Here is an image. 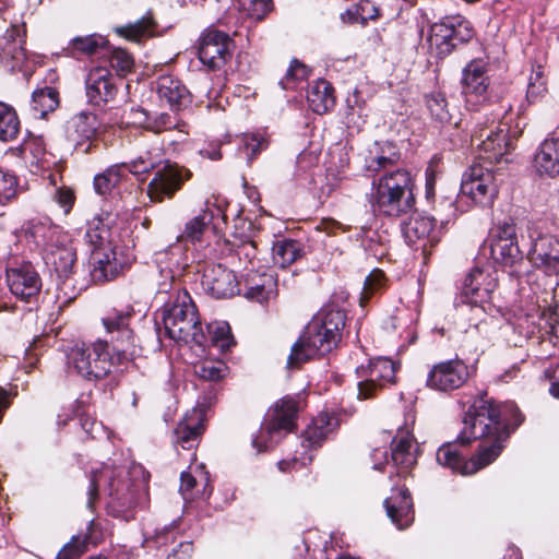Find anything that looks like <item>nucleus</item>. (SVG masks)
<instances>
[{"label": "nucleus", "instance_id": "6e6552de", "mask_svg": "<svg viewBox=\"0 0 559 559\" xmlns=\"http://www.w3.org/2000/svg\"><path fill=\"white\" fill-rule=\"evenodd\" d=\"M26 235L43 249L46 263L52 266L64 285L72 275L76 262V249L70 237L57 226L44 223L31 224Z\"/></svg>", "mask_w": 559, "mask_h": 559}, {"label": "nucleus", "instance_id": "0eeeda50", "mask_svg": "<svg viewBox=\"0 0 559 559\" xmlns=\"http://www.w3.org/2000/svg\"><path fill=\"white\" fill-rule=\"evenodd\" d=\"M122 168L133 175L155 171L153 179L147 185V194L153 202H163L170 199L189 177V171L177 164L163 158V151L154 147L142 152L128 163H121Z\"/></svg>", "mask_w": 559, "mask_h": 559}, {"label": "nucleus", "instance_id": "5fc2aeb1", "mask_svg": "<svg viewBox=\"0 0 559 559\" xmlns=\"http://www.w3.org/2000/svg\"><path fill=\"white\" fill-rule=\"evenodd\" d=\"M17 179L14 175L0 169V204L4 205L16 195Z\"/></svg>", "mask_w": 559, "mask_h": 559}, {"label": "nucleus", "instance_id": "a878e982", "mask_svg": "<svg viewBox=\"0 0 559 559\" xmlns=\"http://www.w3.org/2000/svg\"><path fill=\"white\" fill-rule=\"evenodd\" d=\"M234 50L233 38L225 32L212 28V72H218L215 75V85H222L226 80L227 71L222 69L231 59Z\"/></svg>", "mask_w": 559, "mask_h": 559}, {"label": "nucleus", "instance_id": "c756f323", "mask_svg": "<svg viewBox=\"0 0 559 559\" xmlns=\"http://www.w3.org/2000/svg\"><path fill=\"white\" fill-rule=\"evenodd\" d=\"M534 166L540 175H559V139H546L534 157Z\"/></svg>", "mask_w": 559, "mask_h": 559}, {"label": "nucleus", "instance_id": "f704fd0d", "mask_svg": "<svg viewBox=\"0 0 559 559\" xmlns=\"http://www.w3.org/2000/svg\"><path fill=\"white\" fill-rule=\"evenodd\" d=\"M156 23L151 14H146L134 23L116 28L118 35L133 41H141L155 34Z\"/></svg>", "mask_w": 559, "mask_h": 559}, {"label": "nucleus", "instance_id": "412c9836", "mask_svg": "<svg viewBox=\"0 0 559 559\" xmlns=\"http://www.w3.org/2000/svg\"><path fill=\"white\" fill-rule=\"evenodd\" d=\"M496 287L497 277L495 272L474 267L466 275L459 296L473 298L476 302H488Z\"/></svg>", "mask_w": 559, "mask_h": 559}, {"label": "nucleus", "instance_id": "393cba45", "mask_svg": "<svg viewBox=\"0 0 559 559\" xmlns=\"http://www.w3.org/2000/svg\"><path fill=\"white\" fill-rule=\"evenodd\" d=\"M384 507L391 522L399 530H404L413 523V502L407 488L394 491L384 500Z\"/></svg>", "mask_w": 559, "mask_h": 559}, {"label": "nucleus", "instance_id": "1a4fd4ad", "mask_svg": "<svg viewBox=\"0 0 559 559\" xmlns=\"http://www.w3.org/2000/svg\"><path fill=\"white\" fill-rule=\"evenodd\" d=\"M370 197L372 209L386 216H400L411 211L415 200L413 195V179L408 170L397 168L386 171L373 181Z\"/></svg>", "mask_w": 559, "mask_h": 559}, {"label": "nucleus", "instance_id": "f257e3e1", "mask_svg": "<svg viewBox=\"0 0 559 559\" xmlns=\"http://www.w3.org/2000/svg\"><path fill=\"white\" fill-rule=\"evenodd\" d=\"M516 414V425L523 420L513 405L495 404L485 396L476 400L466 412L457 442L442 444L437 462L462 475H472L491 464L501 453L510 431L507 413Z\"/></svg>", "mask_w": 559, "mask_h": 559}, {"label": "nucleus", "instance_id": "6e6d98bb", "mask_svg": "<svg viewBox=\"0 0 559 559\" xmlns=\"http://www.w3.org/2000/svg\"><path fill=\"white\" fill-rule=\"evenodd\" d=\"M132 56L123 49H115L110 56V66L120 74L129 73L133 68Z\"/></svg>", "mask_w": 559, "mask_h": 559}, {"label": "nucleus", "instance_id": "2eb2a0df", "mask_svg": "<svg viewBox=\"0 0 559 559\" xmlns=\"http://www.w3.org/2000/svg\"><path fill=\"white\" fill-rule=\"evenodd\" d=\"M207 421L206 409L197 406L187 412L177 423L171 433V443L175 448L190 450L194 448L205 432Z\"/></svg>", "mask_w": 559, "mask_h": 559}, {"label": "nucleus", "instance_id": "ddd939ff", "mask_svg": "<svg viewBox=\"0 0 559 559\" xmlns=\"http://www.w3.org/2000/svg\"><path fill=\"white\" fill-rule=\"evenodd\" d=\"M471 377L469 367L459 358L440 361L431 367L426 385L435 391L450 392L461 388Z\"/></svg>", "mask_w": 559, "mask_h": 559}, {"label": "nucleus", "instance_id": "8fccbe9b", "mask_svg": "<svg viewBox=\"0 0 559 559\" xmlns=\"http://www.w3.org/2000/svg\"><path fill=\"white\" fill-rule=\"evenodd\" d=\"M310 74L307 66L294 59L286 71L284 78L280 81L283 90H294L298 82L306 80Z\"/></svg>", "mask_w": 559, "mask_h": 559}, {"label": "nucleus", "instance_id": "13d9d810", "mask_svg": "<svg viewBox=\"0 0 559 559\" xmlns=\"http://www.w3.org/2000/svg\"><path fill=\"white\" fill-rule=\"evenodd\" d=\"M210 45V31L204 29L195 45L192 47V52L198 57L200 63L204 67H210V56L207 47Z\"/></svg>", "mask_w": 559, "mask_h": 559}, {"label": "nucleus", "instance_id": "603ef678", "mask_svg": "<svg viewBox=\"0 0 559 559\" xmlns=\"http://www.w3.org/2000/svg\"><path fill=\"white\" fill-rule=\"evenodd\" d=\"M242 145L247 155V159L249 163H251L262 151L267 148L269 139L265 134L257 132L242 140Z\"/></svg>", "mask_w": 559, "mask_h": 559}, {"label": "nucleus", "instance_id": "338daca9", "mask_svg": "<svg viewBox=\"0 0 559 559\" xmlns=\"http://www.w3.org/2000/svg\"><path fill=\"white\" fill-rule=\"evenodd\" d=\"M200 358V361L198 364H195V373L202 378V379H210V369L206 368L205 364H206V360H207V357H209V347L206 346V356L204 357H201V356H198Z\"/></svg>", "mask_w": 559, "mask_h": 559}, {"label": "nucleus", "instance_id": "aec40b11", "mask_svg": "<svg viewBox=\"0 0 559 559\" xmlns=\"http://www.w3.org/2000/svg\"><path fill=\"white\" fill-rule=\"evenodd\" d=\"M462 84L467 105L476 106L486 100L488 78L481 60H473L464 68Z\"/></svg>", "mask_w": 559, "mask_h": 559}, {"label": "nucleus", "instance_id": "cd10ccee", "mask_svg": "<svg viewBox=\"0 0 559 559\" xmlns=\"http://www.w3.org/2000/svg\"><path fill=\"white\" fill-rule=\"evenodd\" d=\"M228 205L229 203L225 197L212 194V240H215L219 255H228L234 250L230 242L222 234L223 226L227 225L226 211Z\"/></svg>", "mask_w": 559, "mask_h": 559}, {"label": "nucleus", "instance_id": "864d4df0", "mask_svg": "<svg viewBox=\"0 0 559 559\" xmlns=\"http://www.w3.org/2000/svg\"><path fill=\"white\" fill-rule=\"evenodd\" d=\"M385 283L384 273L381 270H373L365 280L360 302L364 305L374 293L379 292Z\"/></svg>", "mask_w": 559, "mask_h": 559}, {"label": "nucleus", "instance_id": "680f3d73", "mask_svg": "<svg viewBox=\"0 0 559 559\" xmlns=\"http://www.w3.org/2000/svg\"><path fill=\"white\" fill-rule=\"evenodd\" d=\"M228 373L229 368L224 360H212V382L226 378Z\"/></svg>", "mask_w": 559, "mask_h": 559}, {"label": "nucleus", "instance_id": "09e8293b", "mask_svg": "<svg viewBox=\"0 0 559 559\" xmlns=\"http://www.w3.org/2000/svg\"><path fill=\"white\" fill-rule=\"evenodd\" d=\"M206 218V211H203L199 215L192 217L186 223L182 237L192 243L200 242L203 238L204 233L207 229L209 222Z\"/></svg>", "mask_w": 559, "mask_h": 559}, {"label": "nucleus", "instance_id": "3c124183", "mask_svg": "<svg viewBox=\"0 0 559 559\" xmlns=\"http://www.w3.org/2000/svg\"><path fill=\"white\" fill-rule=\"evenodd\" d=\"M238 10L248 17L262 20L271 10L272 0H236Z\"/></svg>", "mask_w": 559, "mask_h": 559}, {"label": "nucleus", "instance_id": "20e7f679", "mask_svg": "<svg viewBox=\"0 0 559 559\" xmlns=\"http://www.w3.org/2000/svg\"><path fill=\"white\" fill-rule=\"evenodd\" d=\"M170 281L159 283L158 294H167L173 289L170 299L163 307L165 332L174 341L190 344L195 356H206V335L199 321L195 305L187 290L175 281L171 272L166 275Z\"/></svg>", "mask_w": 559, "mask_h": 559}, {"label": "nucleus", "instance_id": "e433bc0d", "mask_svg": "<svg viewBox=\"0 0 559 559\" xmlns=\"http://www.w3.org/2000/svg\"><path fill=\"white\" fill-rule=\"evenodd\" d=\"M487 302H476L473 298L457 297L455 310L459 318L465 320L469 326H477L485 318Z\"/></svg>", "mask_w": 559, "mask_h": 559}, {"label": "nucleus", "instance_id": "72a5a7b5", "mask_svg": "<svg viewBox=\"0 0 559 559\" xmlns=\"http://www.w3.org/2000/svg\"><path fill=\"white\" fill-rule=\"evenodd\" d=\"M452 34L445 17L433 23L428 37L430 48H435L439 56L449 55L456 47Z\"/></svg>", "mask_w": 559, "mask_h": 559}, {"label": "nucleus", "instance_id": "b1692460", "mask_svg": "<svg viewBox=\"0 0 559 559\" xmlns=\"http://www.w3.org/2000/svg\"><path fill=\"white\" fill-rule=\"evenodd\" d=\"M25 31L21 25H12L2 38L0 61L10 70H15L26 59L24 49Z\"/></svg>", "mask_w": 559, "mask_h": 559}, {"label": "nucleus", "instance_id": "ea45409f", "mask_svg": "<svg viewBox=\"0 0 559 559\" xmlns=\"http://www.w3.org/2000/svg\"><path fill=\"white\" fill-rule=\"evenodd\" d=\"M20 132V119L15 109L0 102V140L3 142L13 141Z\"/></svg>", "mask_w": 559, "mask_h": 559}, {"label": "nucleus", "instance_id": "a18cd8bd", "mask_svg": "<svg viewBox=\"0 0 559 559\" xmlns=\"http://www.w3.org/2000/svg\"><path fill=\"white\" fill-rule=\"evenodd\" d=\"M237 345V342L231 333V328L226 321H218L215 323V329L212 332V347H216L224 355L233 347Z\"/></svg>", "mask_w": 559, "mask_h": 559}, {"label": "nucleus", "instance_id": "79ce46f5", "mask_svg": "<svg viewBox=\"0 0 559 559\" xmlns=\"http://www.w3.org/2000/svg\"><path fill=\"white\" fill-rule=\"evenodd\" d=\"M122 166L121 164L111 165L102 174L94 177V189L98 194L105 195L109 193L120 181L124 174Z\"/></svg>", "mask_w": 559, "mask_h": 559}, {"label": "nucleus", "instance_id": "9d476101", "mask_svg": "<svg viewBox=\"0 0 559 559\" xmlns=\"http://www.w3.org/2000/svg\"><path fill=\"white\" fill-rule=\"evenodd\" d=\"M85 237L93 247L91 253L93 281L103 283L116 278L128 265L129 259L122 251H118L109 227L100 219H94Z\"/></svg>", "mask_w": 559, "mask_h": 559}, {"label": "nucleus", "instance_id": "e2e57ef3", "mask_svg": "<svg viewBox=\"0 0 559 559\" xmlns=\"http://www.w3.org/2000/svg\"><path fill=\"white\" fill-rule=\"evenodd\" d=\"M193 546L190 542L180 543L178 548L173 551L167 559H189L192 555Z\"/></svg>", "mask_w": 559, "mask_h": 559}, {"label": "nucleus", "instance_id": "4be33fe9", "mask_svg": "<svg viewBox=\"0 0 559 559\" xmlns=\"http://www.w3.org/2000/svg\"><path fill=\"white\" fill-rule=\"evenodd\" d=\"M243 296L259 304L274 299L277 296L276 275L272 272H248L243 283Z\"/></svg>", "mask_w": 559, "mask_h": 559}, {"label": "nucleus", "instance_id": "c85d7f7f", "mask_svg": "<svg viewBox=\"0 0 559 559\" xmlns=\"http://www.w3.org/2000/svg\"><path fill=\"white\" fill-rule=\"evenodd\" d=\"M156 91L162 102L171 109L179 110L188 100L189 93L178 79L171 75H163L156 82Z\"/></svg>", "mask_w": 559, "mask_h": 559}, {"label": "nucleus", "instance_id": "37998d69", "mask_svg": "<svg viewBox=\"0 0 559 559\" xmlns=\"http://www.w3.org/2000/svg\"><path fill=\"white\" fill-rule=\"evenodd\" d=\"M547 91V80L544 68L540 64L534 66L528 78L526 91L527 100L530 103H536L545 97Z\"/></svg>", "mask_w": 559, "mask_h": 559}, {"label": "nucleus", "instance_id": "dca6fc26", "mask_svg": "<svg viewBox=\"0 0 559 559\" xmlns=\"http://www.w3.org/2000/svg\"><path fill=\"white\" fill-rule=\"evenodd\" d=\"M402 233L408 246L421 249L425 254L428 247L432 248L439 242L442 234L433 217L423 215L411 216L404 223Z\"/></svg>", "mask_w": 559, "mask_h": 559}, {"label": "nucleus", "instance_id": "c9c22d12", "mask_svg": "<svg viewBox=\"0 0 559 559\" xmlns=\"http://www.w3.org/2000/svg\"><path fill=\"white\" fill-rule=\"evenodd\" d=\"M272 257L274 264L286 267L301 257L299 242L292 239H282L273 243Z\"/></svg>", "mask_w": 559, "mask_h": 559}, {"label": "nucleus", "instance_id": "774afa93", "mask_svg": "<svg viewBox=\"0 0 559 559\" xmlns=\"http://www.w3.org/2000/svg\"><path fill=\"white\" fill-rule=\"evenodd\" d=\"M373 148H379V153L381 155H383L384 157H388V152L392 153V154H400L395 147V145L391 142H376L373 145H372Z\"/></svg>", "mask_w": 559, "mask_h": 559}, {"label": "nucleus", "instance_id": "a19ab883", "mask_svg": "<svg viewBox=\"0 0 559 559\" xmlns=\"http://www.w3.org/2000/svg\"><path fill=\"white\" fill-rule=\"evenodd\" d=\"M426 105L431 117L440 124L457 126V121L454 120L453 115L450 112L448 102L443 94H430L427 96Z\"/></svg>", "mask_w": 559, "mask_h": 559}, {"label": "nucleus", "instance_id": "69168bd1", "mask_svg": "<svg viewBox=\"0 0 559 559\" xmlns=\"http://www.w3.org/2000/svg\"><path fill=\"white\" fill-rule=\"evenodd\" d=\"M436 171L432 166L426 169V195L428 199L435 197Z\"/></svg>", "mask_w": 559, "mask_h": 559}, {"label": "nucleus", "instance_id": "bf43d9fd", "mask_svg": "<svg viewBox=\"0 0 559 559\" xmlns=\"http://www.w3.org/2000/svg\"><path fill=\"white\" fill-rule=\"evenodd\" d=\"M53 201L68 214L74 203V194L70 188L61 187L55 191Z\"/></svg>", "mask_w": 559, "mask_h": 559}, {"label": "nucleus", "instance_id": "4c0bfd02", "mask_svg": "<svg viewBox=\"0 0 559 559\" xmlns=\"http://www.w3.org/2000/svg\"><path fill=\"white\" fill-rule=\"evenodd\" d=\"M59 105L58 92L52 87H44L33 92L32 109L36 118H45Z\"/></svg>", "mask_w": 559, "mask_h": 559}, {"label": "nucleus", "instance_id": "4d7b16f0", "mask_svg": "<svg viewBox=\"0 0 559 559\" xmlns=\"http://www.w3.org/2000/svg\"><path fill=\"white\" fill-rule=\"evenodd\" d=\"M86 550V538L72 537V539L63 546L56 559H78Z\"/></svg>", "mask_w": 559, "mask_h": 559}, {"label": "nucleus", "instance_id": "7c9ffc66", "mask_svg": "<svg viewBox=\"0 0 559 559\" xmlns=\"http://www.w3.org/2000/svg\"><path fill=\"white\" fill-rule=\"evenodd\" d=\"M239 293V282L231 270L221 263L212 266V297L229 298Z\"/></svg>", "mask_w": 559, "mask_h": 559}, {"label": "nucleus", "instance_id": "de8ad7c7", "mask_svg": "<svg viewBox=\"0 0 559 559\" xmlns=\"http://www.w3.org/2000/svg\"><path fill=\"white\" fill-rule=\"evenodd\" d=\"M388 153V157H384L379 153V148L376 150L371 147L365 159L366 169L371 173H378L380 170H386L389 167L395 165L399 162L401 155L392 154L390 152Z\"/></svg>", "mask_w": 559, "mask_h": 559}, {"label": "nucleus", "instance_id": "052dcab7", "mask_svg": "<svg viewBox=\"0 0 559 559\" xmlns=\"http://www.w3.org/2000/svg\"><path fill=\"white\" fill-rule=\"evenodd\" d=\"M177 521H173L170 525H165L163 528H158L155 533V542L158 545L166 544L169 539L174 540L175 533L174 530L177 526Z\"/></svg>", "mask_w": 559, "mask_h": 559}, {"label": "nucleus", "instance_id": "6ab92c4d", "mask_svg": "<svg viewBox=\"0 0 559 559\" xmlns=\"http://www.w3.org/2000/svg\"><path fill=\"white\" fill-rule=\"evenodd\" d=\"M7 282L10 292L22 300L29 301L41 289V280L31 263H23L7 270Z\"/></svg>", "mask_w": 559, "mask_h": 559}, {"label": "nucleus", "instance_id": "f3484780", "mask_svg": "<svg viewBox=\"0 0 559 559\" xmlns=\"http://www.w3.org/2000/svg\"><path fill=\"white\" fill-rule=\"evenodd\" d=\"M491 258L502 265H513L522 260L516 229L513 222L499 224L493 230L490 240Z\"/></svg>", "mask_w": 559, "mask_h": 559}, {"label": "nucleus", "instance_id": "0e129e2a", "mask_svg": "<svg viewBox=\"0 0 559 559\" xmlns=\"http://www.w3.org/2000/svg\"><path fill=\"white\" fill-rule=\"evenodd\" d=\"M371 459L373 461V468L374 469H382L383 465H389L390 462L388 461V451L385 449L376 448L373 449L371 453Z\"/></svg>", "mask_w": 559, "mask_h": 559}, {"label": "nucleus", "instance_id": "39448f33", "mask_svg": "<svg viewBox=\"0 0 559 559\" xmlns=\"http://www.w3.org/2000/svg\"><path fill=\"white\" fill-rule=\"evenodd\" d=\"M108 492V512L115 518L130 521L134 519L135 510L146 500L142 483L131 481L124 467L104 464L102 468L92 471L88 487L87 507L94 504L99 488Z\"/></svg>", "mask_w": 559, "mask_h": 559}, {"label": "nucleus", "instance_id": "f03ea898", "mask_svg": "<svg viewBox=\"0 0 559 559\" xmlns=\"http://www.w3.org/2000/svg\"><path fill=\"white\" fill-rule=\"evenodd\" d=\"M132 316L133 308L130 305L110 309L102 318L105 337L90 344H75L69 349V370L85 380H100L111 372L114 366L136 357L140 349L130 328Z\"/></svg>", "mask_w": 559, "mask_h": 559}, {"label": "nucleus", "instance_id": "bb28decb", "mask_svg": "<svg viewBox=\"0 0 559 559\" xmlns=\"http://www.w3.org/2000/svg\"><path fill=\"white\" fill-rule=\"evenodd\" d=\"M397 467V475L409 471L417 462V448L408 431H401L391 443V461Z\"/></svg>", "mask_w": 559, "mask_h": 559}, {"label": "nucleus", "instance_id": "473e14b6", "mask_svg": "<svg viewBox=\"0 0 559 559\" xmlns=\"http://www.w3.org/2000/svg\"><path fill=\"white\" fill-rule=\"evenodd\" d=\"M307 99L311 110L319 115L328 112L335 104L333 88L325 80L313 82L308 91Z\"/></svg>", "mask_w": 559, "mask_h": 559}, {"label": "nucleus", "instance_id": "4468645a", "mask_svg": "<svg viewBox=\"0 0 559 559\" xmlns=\"http://www.w3.org/2000/svg\"><path fill=\"white\" fill-rule=\"evenodd\" d=\"M531 247L528 257L538 267L549 275L559 273V240L539 231L535 226L527 227Z\"/></svg>", "mask_w": 559, "mask_h": 559}, {"label": "nucleus", "instance_id": "5701e85b", "mask_svg": "<svg viewBox=\"0 0 559 559\" xmlns=\"http://www.w3.org/2000/svg\"><path fill=\"white\" fill-rule=\"evenodd\" d=\"M117 88L111 74L105 68L93 69L86 79V96L88 103L100 106L114 99Z\"/></svg>", "mask_w": 559, "mask_h": 559}, {"label": "nucleus", "instance_id": "c03bdc74", "mask_svg": "<svg viewBox=\"0 0 559 559\" xmlns=\"http://www.w3.org/2000/svg\"><path fill=\"white\" fill-rule=\"evenodd\" d=\"M105 44L106 39L103 36L92 34L87 36L74 37L70 41L68 49L72 56H76V53L93 55L99 48L104 47Z\"/></svg>", "mask_w": 559, "mask_h": 559}, {"label": "nucleus", "instance_id": "423d86ee", "mask_svg": "<svg viewBox=\"0 0 559 559\" xmlns=\"http://www.w3.org/2000/svg\"><path fill=\"white\" fill-rule=\"evenodd\" d=\"M345 324L342 310L323 308L307 324L304 334L292 347L288 368H297L314 356L330 353L340 340Z\"/></svg>", "mask_w": 559, "mask_h": 559}, {"label": "nucleus", "instance_id": "2f4dec72", "mask_svg": "<svg viewBox=\"0 0 559 559\" xmlns=\"http://www.w3.org/2000/svg\"><path fill=\"white\" fill-rule=\"evenodd\" d=\"M337 423L336 419L329 414L318 415L304 432L302 447L316 448L334 431Z\"/></svg>", "mask_w": 559, "mask_h": 559}, {"label": "nucleus", "instance_id": "9b49d317", "mask_svg": "<svg viewBox=\"0 0 559 559\" xmlns=\"http://www.w3.org/2000/svg\"><path fill=\"white\" fill-rule=\"evenodd\" d=\"M297 412L298 404L295 399L286 396L280 400L270 418L262 424L259 436L252 440V445L258 451L272 448L283 433L294 430Z\"/></svg>", "mask_w": 559, "mask_h": 559}, {"label": "nucleus", "instance_id": "a211bd4d", "mask_svg": "<svg viewBox=\"0 0 559 559\" xmlns=\"http://www.w3.org/2000/svg\"><path fill=\"white\" fill-rule=\"evenodd\" d=\"M98 129L99 121L96 115L90 111H81L67 120L64 133L67 140L75 150L88 153Z\"/></svg>", "mask_w": 559, "mask_h": 559}, {"label": "nucleus", "instance_id": "7ed1b4c3", "mask_svg": "<svg viewBox=\"0 0 559 559\" xmlns=\"http://www.w3.org/2000/svg\"><path fill=\"white\" fill-rule=\"evenodd\" d=\"M472 141L477 142V158L483 163H474L464 173L461 192L476 204L488 206L498 194V179L493 165L500 163L509 152L507 132L501 128L480 130L472 135Z\"/></svg>", "mask_w": 559, "mask_h": 559}, {"label": "nucleus", "instance_id": "49530a36", "mask_svg": "<svg viewBox=\"0 0 559 559\" xmlns=\"http://www.w3.org/2000/svg\"><path fill=\"white\" fill-rule=\"evenodd\" d=\"M456 46L469 41L474 36L472 24L462 15L445 16Z\"/></svg>", "mask_w": 559, "mask_h": 559}, {"label": "nucleus", "instance_id": "f8f14e48", "mask_svg": "<svg viewBox=\"0 0 559 559\" xmlns=\"http://www.w3.org/2000/svg\"><path fill=\"white\" fill-rule=\"evenodd\" d=\"M396 365L389 358L378 357L369 361L367 366L356 368L358 381V397L370 399L386 384L394 382Z\"/></svg>", "mask_w": 559, "mask_h": 559}, {"label": "nucleus", "instance_id": "58836bf2", "mask_svg": "<svg viewBox=\"0 0 559 559\" xmlns=\"http://www.w3.org/2000/svg\"><path fill=\"white\" fill-rule=\"evenodd\" d=\"M140 112L145 117L143 127L154 133H160L173 129H178L182 133H188V131L185 130L186 123L179 120L175 115L163 112L158 116L155 115L154 117H150L145 110H140Z\"/></svg>", "mask_w": 559, "mask_h": 559}]
</instances>
